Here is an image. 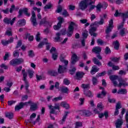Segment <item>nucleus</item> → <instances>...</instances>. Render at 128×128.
I'll list each match as a JSON object with an SVG mask.
<instances>
[{"instance_id": "nucleus-8", "label": "nucleus", "mask_w": 128, "mask_h": 128, "mask_svg": "<svg viewBox=\"0 0 128 128\" xmlns=\"http://www.w3.org/2000/svg\"><path fill=\"white\" fill-rule=\"evenodd\" d=\"M31 22L34 26H38V22H36V12L34 11H32V16L30 18Z\"/></svg>"}, {"instance_id": "nucleus-2", "label": "nucleus", "mask_w": 128, "mask_h": 128, "mask_svg": "<svg viewBox=\"0 0 128 128\" xmlns=\"http://www.w3.org/2000/svg\"><path fill=\"white\" fill-rule=\"evenodd\" d=\"M118 81L119 82V84H118V82H116V80L114 81H112V82L114 86H118V88H122V86H123L124 88H126V86H128V82H126V80H124L122 78H118Z\"/></svg>"}, {"instance_id": "nucleus-10", "label": "nucleus", "mask_w": 128, "mask_h": 128, "mask_svg": "<svg viewBox=\"0 0 128 128\" xmlns=\"http://www.w3.org/2000/svg\"><path fill=\"white\" fill-rule=\"evenodd\" d=\"M36 116V113H32L30 116V118L28 120L27 123L30 122V124H36V121H34Z\"/></svg>"}, {"instance_id": "nucleus-18", "label": "nucleus", "mask_w": 128, "mask_h": 128, "mask_svg": "<svg viewBox=\"0 0 128 128\" xmlns=\"http://www.w3.org/2000/svg\"><path fill=\"white\" fill-rule=\"evenodd\" d=\"M78 62V56L76 54H73L71 58L72 64H74Z\"/></svg>"}, {"instance_id": "nucleus-39", "label": "nucleus", "mask_w": 128, "mask_h": 128, "mask_svg": "<svg viewBox=\"0 0 128 128\" xmlns=\"http://www.w3.org/2000/svg\"><path fill=\"white\" fill-rule=\"evenodd\" d=\"M44 40H45L44 42H40L38 44V48H42V46H44V44H46V40H48V39L44 38Z\"/></svg>"}, {"instance_id": "nucleus-13", "label": "nucleus", "mask_w": 128, "mask_h": 128, "mask_svg": "<svg viewBox=\"0 0 128 128\" xmlns=\"http://www.w3.org/2000/svg\"><path fill=\"white\" fill-rule=\"evenodd\" d=\"M80 114L83 116H92V112L88 110H83L80 112Z\"/></svg>"}, {"instance_id": "nucleus-31", "label": "nucleus", "mask_w": 128, "mask_h": 128, "mask_svg": "<svg viewBox=\"0 0 128 128\" xmlns=\"http://www.w3.org/2000/svg\"><path fill=\"white\" fill-rule=\"evenodd\" d=\"M98 72V68H96V66H94L92 67V69L90 71V74L93 76V74H94L96 72Z\"/></svg>"}, {"instance_id": "nucleus-7", "label": "nucleus", "mask_w": 128, "mask_h": 128, "mask_svg": "<svg viewBox=\"0 0 128 128\" xmlns=\"http://www.w3.org/2000/svg\"><path fill=\"white\" fill-rule=\"evenodd\" d=\"M48 108H49V110H50V114H56V110H60V105L58 104H55L54 106L49 105L48 106Z\"/></svg>"}, {"instance_id": "nucleus-6", "label": "nucleus", "mask_w": 128, "mask_h": 128, "mask_svg": "<svg viewBox=\"0 0 128 128\" xmlns=\"http://www.w3.org/2000/svg\"><path fill=\"white\" fill-rule=\"evenodd\" d=\"M16 20V17L14 18L12 20L10 18L6 17L4 18L3 22L6 24H10V26H12L14 24Z\"/></svg>"}, {"instance_id": "nucleus-35", "label": "nucleus", "mask_w": 128, "mask_h": 128, "mask_svg": "<svg viewBox=\"0 0 128 128\" xmlns=\"http://www.w3.org/2000/svg\"><path fill=\"white\" fill-rule=\"evenodd\" d=\"M82 88H84V90H90V84H82Z\"/></svg>"}, {"instance_id": "nucleus-19", "label": "nucleus", "mask_w": 128, "mask_h": 128, "mask_svg": "<svg viewBox=\"0 0 128 128\" xmlns=\"http://www.w3.org/2000/svg\"><path fill=\"white\" fill-rule=\"evenodd\" d=\"M24 102H20L18 105H17L15 106L16 112H18L20 110H22V108H24Z\"/></svg>"}, {"instance_id": "nucleus-44", "label": "nucleus", "mask_w": 128, "mask_h": 128, "mask_svg": "<svg viewBox=\"0 0 128 128\" xmlns=\"http://www.w3.org/2000/svg\"><path fill=\"white\" fill-rule=\"evenodd\" d=\"M104 52L106 54H111L112 51L110 50V48H108V46L106 47L104 50Z\"/></svg>"}, {"instance_id": "nucleus-15", "label": "nucleus", "mask_w": 128, "mask_h": 128, "mask_svg": "<svg viewBox=\"0 0 128 128\" xmlns=\"http://www.w3.org/2000/svg\"><path fill=\"white\" fill-rule=\"evenodd\" d=\"M12 42H14V38L12 37H11L8 40H2V44L3 46H8V44H12Z\"/></svg>"}, {"instance_id": "nucleus-14", "label": "nucleus", "mask_w": 128, "mask_h": 128, "mask_svg": "<svg viewBox=\"0 0 128 128\" xmlns=\"http://www.w3.org/2000/svg\"><path fill=\"white\" fill-rule=\"evenodd\" d=\"M66 66L59 65V67L58 68V74H64L66 72Z\"/></svg>"}, {"instance_id": "nucleus-34", "label": "nucleus", "mask_w": 128, "mask_h": 128, "mask_svg": "<svg viewBox=\"0 0 128 128\" xmlns=\"http://www.w3.org/2000/svg\"><path fill=\"white\" fill-rule=\"evenodd\" d=\"M46 24H48V21L46 20V18H44L42 19V20L40 22V24H44L46 26Z\"/></svg>"}, {"instance_id": "nucleus-1", "label": "nucleus", "mask_w": 128, "mask_h": 128, "mask_svg": "<svg viewBox=\"0 0 128 128\" xmlns=\"http://www.w3.org/2000/svg\"><path fill=\"white\" fill-rule=\"evenodd\" d=\"M103 24H104V18H100L99 22L96 21L91 24L90 25L91 28L89 30L90 36L96 38V36H98V34L94 32L96 31V28H98L99 26H102Z\"/></svg>"}, {"instance_id": "nucleus-58", "label": "nucleus", "mask_w": 128, "mask_h": 128, "mask_svg": "<svg viewBox=\"0 0 128 128\" xmlns=\"http://www.w3.org/2000/svg\"><path fill=\"white\" fill-rule=\"evenodd\" d=\"M122 13H120L118 12V10H116L115 14H114V16H122Z\"/></svg>"}, {"instance_id": "nucleus-33", "label": "nucleus", "mask_w": 128, "mask_h": 128, "mask_svg": "<svg viewBox=\"0 0 128 128\" xmlns=\"http://www.w3.org/2000/svg\"><path fill=\"white\" fill-rule=\"evenodd\" d=\"M58 24H59V26H62V24L64 22V19L62 16L58 17Z\"/></svg>"}, {"instance_id": "nucleus-43", "label": "nucleus", "mask_w": 128, "mask_h": 128, "mask_svg": "<svg viewBox=\"0 0 128 128\" xmlns=\"http://www.w3.org/2000/svg\"><path fill=\"white\" fill-rule=\"evenodd\" d=\"M23 74V80L25 84H28V80H26V78L28 76V74L24 73Z\"/></svg>"}, {"instance_id": "nucleus-22", "label": "nucleus", "mask_w": 128, "mask_h": 128, "mask_svg": "<svg viewBox=\"0 0 128 128\" xmlns=\"http://www.w3.org/2000/svg\"><path fill=\"white\" fill-rule=\"evenodd\" d=\"M60 61L64 64V66H66V68H68V61L64 60V58L62 57V55L60 56Z\"/></svg>"}, {"instance_id": "nucleus-51", "label": "nucleus", "mask_w": 128, "mask_h": 128, "mask_svg": "<svg viewBox=\"0 0 128 128\" xmlns=\"http://www.w3.org/2000/svg\"><path fill=\"white\" fill-rule=\"evenodd\" d=\"M106 74V71H104L101 73H98L96 75V78H100V76H104Z\"/></svg>"}, {"instance_id": "nucleus-32", "label": "nucleus", "mask_w": 128, "mask_h": 128, "mask_svg": "<svg viewBox=\"0 0 128 128\" xmlns=\"http://www.w3.org/2000/svg\"><path fill=\"white\" fill-rule=\"evenodd\" d=\"M52 6H54V5L52 3L49 2L44 6V10H50Z\"/></svg>"}, {"instance_id": "nucleus-12", "label": "nucleus", "mask_w": 128, "mask_h": 128, "mask_svg": "<svg viewBox=\"0 0 128 128\" xmlns=\"http://www.w3.org/2000/svg\"><path fill=\"white\" fill-rule=\"evenodd\" d=\"M84 74H86L82 72H76V80H80L84 78Z\"/></svg>"}, {"instance_id": "nucleus-24", "label": "nucleus", "mask_w": 128, "mask_h": 128, "mask_svg": "<svg viewBox=\"0 0 128 128\" xmlns=\"http://www.w3.org/2000/svg\"><path fill=\"white\" fill-rule=\"evenodd\" d=\"M128 90L126 88H120L118 90V94H127Z\"/></svg>"}, {"instance_id": "nucleus-55", "label": "nucleus", "mask_w": 128, "mask_h": 128, "mask_svg": "<svg viewBox=\"0 0 128 128\" xmlns=\"http://www.w3.org/2000/svg\"><path fill=\"white\" fill-rule=\"evenodd\" d=\"M75 126L78 128H80V126H82V122H76Z\"/></svg>"}, {"instance_id": "nucleus-64", "label": "nucleus", "mask_w": 128, "mask_h": 128, "mask_svg": "<svg viewBox=\"0 0 128 128\" xmlns=\"http://www.w3.org/2000/svg\"><path fill=\"white\" fill-rule=\"evenodd\" d=\"M1 12H2L4 14H8L10 12V9L8 8H6L5 10H2Z\"/></svg>"}, {"instance_id": "nucleus-9", "label": "nucleus", "mask_w": 128, "mask_h": 128, "mask_svg": "<svg viewBox=\"0 0 128 128\" xmlns=\"http://www.w3.org/2000/svg\"><path fill=\"white\" fill-rule=\"evenodd\" d=\"M112 28H114V20H112V19H111L109 21L108 26L107 27L106 29V34H110V32H112Z\"/></svg>"}, {"instance_id": "nucleus-46", "label": "nucleus", "mask_w": 128, "mask_h": 128, "mask_svg": "<svg viewBox=\"0 0 128 128\" xmlns=\"http://www.w3.org/2000/svg\"><path fill=\"white\" fill-rule=\"evenodd\" d=\"M36 42H38L40 40V32H38L37 34H36Z\"/></svg>"}, {"instance_id": "nucleus-37", "label": "nucleus", "mask_w": 128, "mask_h": 128, "mask_svg": "<svg viewBox=\"0 0 128 128\" xmlns=\"http://www.w3.org/2000/svg\"><path fill=\"white\" fill-rule=\"evenodd\" d=\"M88 36V31H84L82 34V36L83 40H86V38H87Z\"/></svg>"}, {"instance_id": "nucleus-16", "label": "nucleus", "mask_w": 128, "mask_h": 128, "mask_svg": "<svg viewBox=\"0 0 128 128\" xmlns=\"http://www.w3.org/2000/svg\"><path fill=\"white\" fill-rule=\"evenodd\" d=\"M26 24V21L24 19H20L17 22L18 26H24Z\"/></svg>"}, {"instance_id": "nucleus-60", "label": "nucleus", "mask_w": 128, "mask_h": 128, "mask_svg": "<svg viewBox=\"0 0 128 128\" xmlns=\"http://www.w3.org/2000/svg\"><path fill=\"white\" fill-rule=\"evenodd\" d=\"M62 6L59 5L57 8L56 12L58 14H60V12H62Z\"/></svg>"}, {"instance_id": "nucleus-59", "label": "nucleus", "mask_w": 128, "mask_h": 128, "mask_svg": "<svg viewBox=\"0 0 128 128\" xmlns=\"http://www.w3.org/2000/svg\"><path fill=\"white\" fill-rule=\"evenodd\" d=\"M12 31H10L9 30H7L5 33V36H12Z\"/></svg>"}, {"instance_id": "nucleus-56", "label": "nucleus", "mask_w": 128, "mask_h": 128, "mask_svg": "<svg viewBox=\"0 0 128 128\" xmlns=\"http://www.w3.org/2000/svg\"><path fill=\"white\" fill-rule=\"evenodd\" d=\"M126 32V28H122L120 31V36H122L124 34V32Z\"/></svg>"}, {"instance_id": "nucleus-17", "label": "nucleus", "mask_w": 128, "mask_h": 128, "mask_svg": "<svg viewBox=\"0 0 128 128\" xmlns=\"http://www.w3.org/2000/svg\"><path fill=\"white\" fill-rule=\"evenodd\" d=\"M101 52L102 48H100V46H96L92 50V52H94V54H100Z\"/></svg>"}, {"instance_id": "nucleus-52", "label": "nucleus", "mask_w": 128, "mask_h": 128, "mask_svg": "<svg viewBox=\"0 0 128 128\" xmlns=\"http://www.w3.org/2000/svg\"><path fill=\"white\" fill-rule=\"evenodd\" d=\"M62 100V96H58L52 100L54 102H58V100Z\"/></svg>"}, {"instance_id": "nucleus-48", "label": "nucleus", "mask_w": 128, "mask_h": 128, "mask_svg": "<svg viewBox=\"0 0 128 128\" xmlns=\"http://www.w3.org/2000/svg\"><path fill=\"white\" fill-rule=\"evenodd\" d=\"M28 56L30 58H34V51H32V50L28 51Z\"/></svg>"}, {"instance_id": "nucleus-49", "label": "nucleus", "mask_w": 128, "mask_h": 128, "mask_svg": "<svg viewBox=\"0 0 128 128\" xmlns=\"http://www.w3.org/2000/svg\"><path fill=\"white\" fill-rule=\"evenodd\" d=\"M13 56L14 58H18L20 56V52L18 50H14L13 52Z\"/></svg>"}, {"instance_id": "nucleus-27", "label": "nucleus", "mask_w": 128, "mask_h": 128, "mask_svg": "<svg viewBox=\"0 0 128 128\" xmlns=\"http://www.w3.org/2000/svg\"><path fill=\"white\" fill-rule=\"evenodd\" d=\"M5 116L6 118H9V120H12L14 118V113L12 112L5 113Z\"/></svg>"}, {"instance_id": "nucleus-62", "label": "nucleus", "mask_w": 128, "mask_h": 128, "mask_svg": "<svg viewBox=\"0 0 128 128\" xmlns=\"http://www.w3.org/2000/svg\"><path fill=\"white\" fill-rule=\"evenodd\" d=\"M52 58L54 60H56L58 58V53H54L52 54Z\"/></svg>"}, {"instance_id": "nucleus-23", "label": "nucleus", "mask_w": 128, "mask_h": 128, "mask_svg": "<svg viewBox=\"0 0 128 128\" xmlns=\"http://www.w3.org/2000/svg\"><path fill=\"white\" fill-rule=\"evenodd\" d=\"M48 74L52 76H56L58 74V73L54 70H50L48 71Z\"/></svg>"}, {"instance_id": "nucleus-57", "label": "nucleus", "mask_w": 128, "mask_h": 128, "mask_svg": "<svg viewBox=\"0 0 128 128\" xmlns=\"http://www.w3.org/2000/svg\"><path fill=\"white\" fill-rule=\"evenodd\" d=\"M97 108L100 110H102L104 107H102V104L100 103L98 104Z\"/></svg>"}, {"instance_id": "nucleus-26", "label": "nucleus", "mask_w": 128, "mask_h": 128, "mask_svg": "<svg viewBox=\"0 0 128 128\" xmlns=\"http://www.w3.org/2000/svg\"><path fill=\"white\" fill-rule=\"evenodd\" d=\"M113 45L114 46V48L117 50L120 48V42L118 40L113 42Z\"/></svg>"}, {"instance_id": "nucleus-38", "label": "nucleus", "mask_w": 128, "mask_h": 128, "mask_svg": "<svg viewBox=\"0 0 128 128\" xmlns=\"http://www.w3.org/2000/svg\"><path fill=\"white\" fill-rule=\"evenodd\" d=\"M92 82L94 86H96L98 81V79L96 77H92Z\"/></svg>"}, {"instance_id": "nucleus-25", "label": "nucleus", "mask_w": 128, "mask_h": 128, "mask_svg": "<svg viewBox=\"0 0 128 128\" xmlns=\"http://www.w3.org/2000/svg\"><path fill=\"white\" fill-rule=\"evenodd\" d=\"M92 62H94V64H96V66H102V62H100V60L96 58H94L92 59Z\"/></svg>"}, {"instance_id": "nucleus-41", "label": "nucleus", "mask_w": 128, "mask_h": 128, "mask_svg": "<svg viewBox=\"0 0 128 128\" xmlns=\"http://www.w3.org/2000/svg\"><path fill=\"white\" fill-rule=\"evenodd\" d=\"M110 78L112 82L118 79V76L116 75H112L110 76Z\"/></svg>"}, {"instance_id": "nucleus-36", "label": "nucleus", "mask_w": 128, "mask_h": 128, "mask_svg": "<svg viewBox=\"0 0 128 128\" xmlns=\"http://www.w3.org/2000/svg\"><path fill=\"white\" fill-rule=\"evenodd\" d=\"M38 109V105L36 104H34L31 105L30 107V110H36Z\"/></svg>"}, {"instance_id": "nucleus-5", "label": "nucleus", "mask_w": 128, "mask_h": 128, "mask_svg": "<svg viewBox=\"0 0 128 128\" xmlns=\"http://www.w3.org/2000/svg\"><path fill=\"white\" fill-rule=\"evenodd\" d=\"M90 0H82L80 2L79 4V6L82 10H84L86 8H88V2Z\"/></svg>"}, {"instance_id": "nucleus-42", "label": "nucleus", "mask_w": 128, "mask_h": 128, "mask_svg": "<svg viewBox=\"0 0 128 128\" xmlns=\"http://www.w3.org/2000/svg\"><path fill=\"white\" fill-rule=\"evenodd\" d=\"M63 84H65L66 86H68V84H70V80H68V79L66 78L64 79Z\"/></svg>"}, {"instance_id": "nucleus-30", "label": "nucleus", "mask_w": 128, "mask_h": 128, "mask_svg": "<svg viewBox=\"0 0 128 128\" xmlns=\"http://www.w3.org/2000/svg\"><path fill=\"white\" fill-rule=\"evenodd\" d=\"M60 33H57L56 34V37L54 38L55 42H62V39L60 38Z\"/></svg>"}, {"instance_id": "nucleus-20", "label": "nucleus", "mask_w": 128, "mask_h": 128, "mask_svg": "<svg viewBox=\"0 0 128 128\" xmlns=\"http://www.w3.org/2000/svg\"><path fill=\"white\" fill-rule=\"evenodd\" d=\"M84 94L86 96H88V98H92V96H94V94L92 92V91L84 90Z\"/></svg>"}, {"instance_id": "nucleus-21", "label": "nucleus", "mask_w": 128, "mask_h": 128, "mask_svg": "<svg viewBox=\"0 0 128 128\" xmlns=\"http://www.w3.org/2000/svg\"><path fill=\"white\" fill-rule=\"evenodd\" d=\"M69 90H70L68 89V88L64 86H62L60 88V91L63 94H68Z\"/></svg>"}, {"instance_id": "nucleus-54", "label": "nucleus", "mask_w": 128, "mask_h": 128, "mask_svg": "<svg viewBox=\"0 0 128 128\" xmlns=\"http://www.w3.org/2000/svg\"><path fill=\"white\" fill-rule=\"evenodd\" d=\"M62 14L65 17L68 16H69L68 13V11H66V10H62Z\"/></svg>"}, {"instance_id": "nucleus-28", "label": "nucleus", "mask_w": 128, "mask_h": 128, "mask_svg": "<svg viewBox=\"0 0 128 128\" xmlns=\"http://www.w3.org/2000/svg\"><path fill=\"white\" fill-rule=\"evenodd\" d=\"M121 16H122V22H126V19L128 18V10L125 13H122Z\"/></svg>"}, {"instance_id": "nucleus-53", "label": "nucleus", "mask_w": 128, "mask_h": 128, "mask_svg": "<svg viewBox=\"0 0 128 128\" xmlns=\"http://www.w3.org/2000/svg\"><path fill=\"white\" fill-rule=\"evenodd\" d=\"M68 114H70V112H65V115H64L63 116V118H62V121H63V122L66 121V116H68Z\"/></svg>"}, {"instance_id": "nucleus-11", "label": "nucleus", "mask_w": 128, "mask_h": 128, "mask_svg": "<svg viewBox=\"0 0 128 128\" xmlns=\"http://www.w3.org/2000/svg\"><path fill=\"white\" fill-rule=\"evenodd\" d=\"M122 118L120 116V118L117 120L116 122V128H122V126L124 124V120H122Z\"/></svg>"}, {"instance_id": "nucleus-47", "label": "nucleus", "mask_w": 128, "mask_h": 128, "mask_svg": "<svg viewBox=\"0 0 128 128\" xmlns=\"http://www.w3.org/2000/svg\"><path fill=\"white\" fill-rule=\"evenodd\" d=\"M28 8H24V12L26 16H30V14L28 12Z\"/></svg>"}, {"instance_id": "nucleus-3", "label": "nucleus", "mask_w": 128, "mask_h": 128, "mask_svg": "<svg viewBox=\"0 0 128 128\" xmlns=\"http://www.w3.org/2000/svg\"><path fill=\"white\" fill-rule=\"evenodd\" d=\"M74 26H78V25H76V24L73 22H72L69 26L68 27V30L66 32V34H67V36H68L70 38V36H72V34H74Z\"/></svg>"}, {"instance_id": "nucleus-50", "label": "nucleus", "mask_w": 128, "mask_h": 128, "mask_svg": "<svg viewBox=\"0 0 128 128\" xmlns=\"http://www.w3.org/2000/svg\"><path fill=\"white\" fill-rule=\"evenodd\" d=\"M96 8L97 10L100 12L101 8H102V4L100 3L98 4L96 6Z\"/></svg>"}, {"instance_id": "nucleus-40", "label": "nucleus", "mask_w": 128, "mask_h": 128, "mask_svg": "<svg viewBox=\"0 0 128 128\" xmlns=\"http://www.w3.org/2000/svg\"><path fill=\"white\" fill-rule=\"evenodd\" d=\"M28 72L29 75V78H32L34 77V71L31 70H28Z\"/></svg>"}, {"instance_id": "nucleus-29", "label": "nucleus", "mask_w": 128, "mask_h": 128, "mask_svg": "<svg viewBox=\"0 0 128 128\" xmlns=\"http://www.w3.org/2000/svg\"><path fill=\"white\" fill-rule=\"evenodd\" d=\"M61 106L63 108H64L66 110H68L70 108V104H68L66 102H63L61 103Z\"/></svg>"}, {"instance_id": "nucleus-4", "label": "nucleus", "mask_w": 128, "mask_h": 128, "mask_svg": "<svg viewBox=\"0 0 128 128\" xmlns=\"http://www.w3.org/2000/svg\"><path fill=\"white\" fill-rule=\"evenodd\" d=\"M24 62V60L22 58H15L10 60V64L14 66H17L18 64H22Z\"/></svg>"}, {"instance_id": "nucleus-45", "label": "nucleus", "mask_w": 128, "mask_h": 128, "mask_svg": "<svg viewBox=\"0 0 128 128\" xmlns=\"http://www.w3.org/2000/svg\"><path fill=\"white\" fill-rule=\"evenodd\" d=\"M120 108H122V103L119 101L116 104V109L120 110Z\"/></svg>"}, {"instance_id": "nucleus-63", "label": "nucleus", "mask_w": 128, "mask_h": 128, "mask_svg": "<svg viewBox=\"0 0 128 128\" xmlns=\"http://www.w3.org/2000/svg\"><path fill=\"white\" fill-rule=\"evenodd\" d=\"M108 102L110 104H114L116 102V99L114 98H110V97L108 98Z\"/></svg>"}, {"instance_id": "nucleus-61", "label": "nucleus", "mask_w": 128, "mask_h": 128, "mask_svg": "<svg viewBox=\"0 0 128 128\" xmlns=\"http://www.w3.org/2000/svg\"><path fill=\"white\" fill-rule=\"evenodd\" d=\"M16 101H14V100H9L8 101V106H12V105H13L14 104H16Z\"/></svg>"}]
</instances>
